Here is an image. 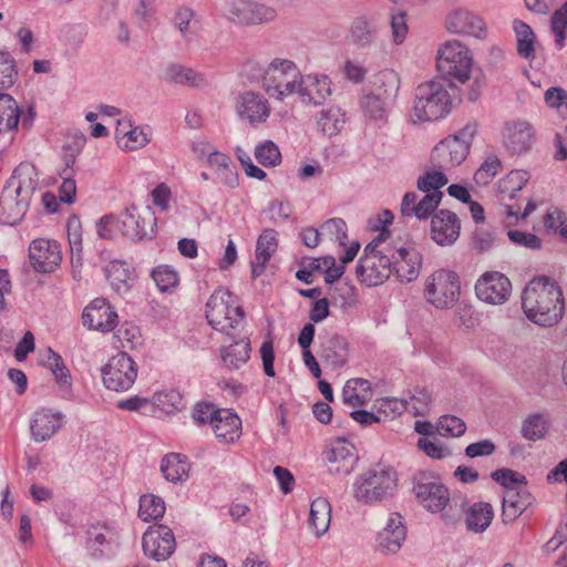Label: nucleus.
<instances>
[{
  "label": "nucleus",
  "mask_w": 567,
  "mask_h": 567,
  "mask_svg": "<svg viewBox=\"0 0 567 567\" xmlns=\"http://www.w3.org/2000/svg\"><path fill=\"white\" fill-rule=\"evenodd\" d=\"M526 317L542 327H553L563 318L565 303L560 287L546 277L534 278L522 295Z\"/></svg>",
  "instance_id": "f257e3e1"
},
{
  "label": "nucleus",
  "mask_w": 567,
  "mask_h": 567,
  "mask_svg": "<svg viewBox=\"0 0 567 567\" xmlns=\"http://www.w3.org/2000/svg\"><path fill=\"white\" fill-rule=\"evenodd\" d=\"M38 183L39 178L33 165L21 163L13 171L0 196L2 224L14 226L23 218Z\"/></svg>",
  "instance_id": "f03ea898"
},
{
  "label": "nucleus",
  "mask_w": 567,
  "mask_h": 567,
  "mask_svg": "<svg viewBox=\"0 0 567 567\" xmlns=\"http://www.w3.org/2000/svg\"><path fill=\"white\" fill-rule=\"evenodd\" d=\"M453 102L445 85L437 80L426 81L416 86L412 116L414 121L432 122L445 117Z\"/></svg>",
  "instance_id": "7ed1b4c3"
},
{
  "label": "nucleus",
  "mask_w": 567,
  "mask_h": 567,
  "mask_svg": "<svg viewBox=\"0 0 567 567\" xmlns=\"http://www.w3.org/2000/svg\"><path fill=\"white\" fill-rule=\"evenodd\" d=\"M218 10L221 18L240 27L268 24L278 17L274 7L255 0H221Z\"/></svg>",
  "instance_id": "20e7f679"
},
{
  "label": "nucleus",
  "mask_w": 567,
  "mask_h": 567,
  "mask_svg": "<svg viewBox=\"0 0 567 567\" xmlns=\"http://www.w3.org/2000/svg\"><path fill=\"white\" fill-rule=\"evenodd\" d=\"M208 323L217 331L230 334L243 321L245 313L228 289L219 288L213 292L206 303Z\"/></svg>",
  "instance_id": "39448f33"
},
{
  "label": "nucleus",
  "mask_w": 567,
  "mask_h": 567,
  "mask_svg": "<svg viewBox=\"0 0 567 567\" xmlns=\"http://www.w3.org/2000/svg\"><path fill=\"white\" fill-rule=\"evenodd\" d=\"M396 487V474L390 468H371L359 475L353 483V496L363 504L381 502Z\"/></svg>",
  "instance_id": "423d86ee"
},
{
  "label": "nucleus",
  "mask_w": 567,
  "mask_h": 567,
  "mask_svg": "<svg viewBox=\"0 0 567 567\" xmlns=\"http://www.w3.org/2000/svg\"><path fill=\"white\" fill-rule=\"evenodd\" d=\"M472 65V54L460 41H447L440 47L436 68L443 79L465 83L471 76Z\"/></svg>",
  "instance_id": "0eeeda50"
},
{
  "label": "nucleus",
  "mask_w": 567,
  "mask_h": 567,
  "mask_svg": "<svg viewBox=\"0 0 567 567\" xmlns=\"http://www.w3.org/2000/svg\"><path fill=\"white\" fill-rule=\"evenodd\" d=\"M299 73L293 61L276 58L265 70L262 87L269 96L282 101L296 93Z\"/></svg>",
  "instance_id": "6e6552de"
},
{
  "label": "nucleus",
  "mask_w": 567,
  "mask_h": 567,
  "mask_svg": "<svg viewBox=\"0 0 567 567\" xmlns=\"http://www.w3.org/2000/svg\"><path fill=\"white\" fill-rule=\"evenodd\" d=\"M461 292L460 278L456 272L440 269L425 281L424 298L436 309H450L457 302Z\"/></svg>",
  "instance_id": "1a4fd4ad"
},
{
  "label": "nucleus",
  "mask_w": 567,
  "mask_h": 567,
  "mask_svg": "<svg viewBox=\"0 0 567 567\" xmlns=\"http://www.w3.org/2000/svg\"><path fill=\"white\" fill-rule=\"evenodd\" d=\"M103 384L115 392H125L132 388L137 378V365L125 352L109 359L101 369Z\"/></svg>",
  "instance_id": "9d476101"
},
{
  "label": "nucleus",
  "mask_w": 567,
  "mask_h": 567,
  "mask_svg": "<svg viewBox=\"0 0 567 567\" xmlns=\"http://www.w3.org/2000/svg\"><path fill=\"white\" fill-rule=\"evenodd\" d=\"M413 492L420 505L433 514L442 512L450 501L447 487L440 477L427 472L419 473L414 477Z\"/></svg>",
  "instance_id": "9b49d317"
},
{
  "label": "nucleus",
  "mask_w": 567,
  "mask_h": 567,
  "mask_svg": "<svg viewBox=\"0 0 567 567\" xmlns=\"http://www.w3.org/2000/svg\"><path fill=\"white\" fill-rule=\"evenodd\" d=\"M475 293L485 303L503 305L512 295V282L499 271H486L476 280Z\"/></svg>",
  "instance_id": "f8f14e48"
},
{
  "label": "nucleus",
  "mask_w": 567,
  "mask_h": 567,
  "mask_svg": "<svg viewBox=\"0 0 567 567\" xmlns=\"http://www.w3.org/2000/svg\"><path fill=\"white\" fill-rule=\"evenodd\" d=\"M142 546L144 554L156 560L168 559L176 548L173 530L166 525H152L143 535Z\"/></svg>",
  "instance_id": "ddd939ff"
},
{
  "label": "nucleus",
  "mask_w": 567,
  "mask_h": 567,
  "mask_svg": "<svg viewBox=\"0 0 567 567\" xmlns=\"http://www.w3.org/2000/svg\"><path fill=\"white\" fill-rule=\"evenodd\" d=\"M121 233L133 239L143 240L155 235L156 217L148 208L143 215L136 214V207L130 206L121 214Z\"/></svg>",
  "instance_id": "4468645a"
},
{
  "label": "nucleus",
  "mask_w": 567,
  "mask_h": 567,
  "mask_svg": "<svg viewBox=\"0 0 567 567\" xmlns=\"http://www.w3.org/2000/svg\"><path fill=\"white\" fill-rule=\"evenodd\" d=\"M390 252L361 257L355 274L369 287L383 284L392 275Z\"/></svg>",
  "instance_id": "2eb2a0df"
},
{
  "label": "nucleus",
  "mask_w": 567,
  "mask_h": 567,
  "mask_svg": "<svg viewBox=\"0 0 567 567\" xmlns=\"http://www.w3.org/2000/svg\"><path fill=\"white\" fill-rule=\"evenodd\" d=\"M296 93L305 104L320 105L331 95V81L327 75L299 73Z\"/></svg>",
  "instance_id": "dca6fc26"
},
{
  "label": "nucleus",
  "mask_w": 567,
  "mask_h": 567,
  "mask_svg": "<svg viewBox=\"0 0 567 567\" xmlns=\"http://www.w3.org/2000/svg\"><path fill=\"white\" fill-rule=\"evenodd\" d=\"M82 320L91 330L109 332L117 324V313L106 299L96 298L84 309Z\"/></svg>",
  "instance_id": "f3484780"
},
{
  "label": "nucleus",
  "mask_w": 567,
  "mask_h": 567,
  "mask_svg": "<svg viewBox=\"0 0 567 567\" xmlns=\"http://www.w3.org/2000/svg\"><path fill=\"white\" fill-rule=\"evenodd\" d=\"M29 258L37 271L51 272L60 265L62 256L55 240L39 238L31 243Z\"/></svg>",
  "instance_id": "a211bd4d"
},
{
  "label": "nucleus",
  "mask_w": 567,
  "mask_h": 567,
  "mask_svg": "<svg viewBox=\"0 0 567 567\" xmlns=\"http://www.w3.org/2000/svg\"><path fill=\"white\" fill-rule=\"evenodd\" d=\"M445 27L449 32L455 34L473 35L480 39L486 34L483 19L464 8L452 10L445 18Z\"/></svg>",
  "instance_id": "6ab92c4d"
},
{
  "label": "nucleus",
  "mask_w": 567,
  "mask_h": 567,
  "mask_svg": "<svg viewBox=\"0 0 567 567\" xmlns=\"http://www.w3.org/2000/svg\"><path fill=\"white\" fill-rule=\"evenodd\" d=\"M270 111L267 99L258 92L247 91L237 97L236 112L241 120L250 124L266 122Z\"/></svg>",
  "instance_id": "aec40b11"
},
{
  "label": "nucleus",
  "mask_w": 567,
  "mask_h": 567,
  "mask_svg": "<svg viewBox=\"0 0 567 567\" xmlns=\"http://www.w3.org/2000/svg\"><path fill=\"white\" fill-rule=\"evenodd\" d=\"M461 230V221L457 215L447 209H440L431 220V237L440 246L453 245Z\"/></svg>",
  "instance_id": "412c9836"
},
{
  "label": "nucleus",
  "mask_w": 567,
  "mask_h": 567,
  "mask_svg": "<svg viewBox=\"0 0 567 567\" xmlns=\"http://www.w3.org/2000/svg\"><path fill=\"white\" fill-rule=\"evenodd\" d=\"M406 538V528L400 514H391L386 525L378 533L377 546L382 554H396Z\"/></svg>",
  "instance_id": "4be33fe9"
},
{
  "label": "nucleus",
  "mask_w": 567,
  "mask_h": 567,
  "mask_svg": "<svg viewBox=\"0 0 567 567\" xmlns=\"http://www.w3.org/2000/svg\"><path fill=\"white\" fill-rule=\"evenodd\" d=\"M328 471L336 475L350 474L358 461L354 447L347 441H338L324 452Z\"/></svg>",
  "instance_id": "5701e85b"
},
{
  "label": "nucleus",
  "mask_w": 567,
  "mask_h": 567,
  "mask_svg": "<svg viewBox=\"0 0 567 567\" xmlns=\"http://www.w3.org/2000/svg\"><path fill=\"white\" fill-rule=\"evenodd\" d=\"M392 274L399 281L411 282L417 278L422 265L421 255L413 248L400 247L391 251Z\"/></svg>",
  "instance_id": "b1692460"
},
{
  "label": "nucleus",
  "mask_w": 567,
  "mask_h": 567,
  "mask_svg": "<svg viewBox=\"0 0 567 567\" xmlns=\"http://www.w3.org/2000/svg\"><path fill=\"white\" fill-rule=\"evenodd\" d=\"M465 144L450 136L441 141L431 153V163L439 169L458 166L467 156Z\"/></svg>",
  "instance_id": "393cba45"
},
{
  "label": "nucleus",
  "mask_w": 567,
  "mask_h": 567,
  "mask_svg": "<svg viewBox=\"0 0 567 567\" xmlns=\"http://www.w3.org/2000/svg\"><path fill=\"white\" fill-rule=\"evenodd\" d=\"M64 415L49 409L37 411L30 421V432L34 442L41 443L50 440L62 427Z\"/></svg>",
  "instance_id": "a878e982"
},
{
  "label": "nucleus",
  "mask_w": 567,
  "mask_h": 567,
  "mask_svg": "<svg viewBox=\"0 0 567 567\" xmlns=\"http://www.w3.org/2000/svg\"><path fill=\"white\" fill-rule=\"evenodd\" d=\"M535 142V131L525 121L508 123L504 132V145L513 154L528 152Z\"/></svg>",
  "instance_id": "bb28decb"
},
{
  "label": "nucleus",
  "mask_w": 567,
  "mask_h": 567,
  "mask_svg": "<svg viewBox=\"0 0 567 567\" xmlns=\"http://www.w3.org/2000/svg\"><path fill=\"white\" fill-rule=\"evenodd\" d=\"M414 192L406 193L401 202L400 213L402 217H416L417 219H426L440 205L439 195H424L420 200Z\"/></svg>",
  "instance_id": "cd10ccee"
},
{
  "label": "nucleus",
  "mask_w": 567,
  "mask_h": 567,
  "mask_svg": "<svg viewBox=\"0 0 567 567\" xmlns=\"http://www.w3.org/2000/svg\"><path fill=\"white\" fill-rule=\"evenodd\" d=\"M533 496L526 489L509 488L503 497L502 518L505 524L518 518L532 504Z\"/></svg>",
  "instance_id": "c85d7f7f"
},
{
  "label": "nucleus",
  "mask_w": 567,
  "mask_h": 567,
  "mask_svg": "<svg viewBox=\"0 0 567 567\" xmlns=\"http://www.w3.org/2000/svg\"><path fill=\"white\" fill-rule=\"evenodd\" d=\"M319 355L332 368L343 367L349 357L347 340L339 334L328 336L320 344Z\"/></svg>",
  "instance_id": "c756f323"
},
{
  "label": "nucleus",
  "mask_w": 567,
  "mask_h": 567,
  "mask_svg": "<svg viewBox=\"0 0 567 567\" xmlns=\"http://www.w3.org/2000/svg\"><path fill=\"white\" fill-rule=\"evenodd\" d=\"M207 163L215 171L218 183L229 188L238 186L237 168L228 155L218 151L210 152Z\"/></svg>",
  "instance_id": "7c9ffc66"
},
{
  "label": "nucleus",
  "mask_w": 567,
  "mask_h": 567,
  "mask_svg": "<svg viewBox=\"0 0 567 567\" xmlns=\"http://www.w3.org/2000/svg\"><path fill=\"white\" fill-rule=\"evenodd\" d=\"M197 22L196 12L186 4L178 6L172 17V24L187 43L194 42L198 38Z\"/></svg>",
  "instance_id": "2f4dec72"
},
{
  "label": "nucleus",
  "mask_w": 567,
  "mask_h": 567,
  "mask_svg": "<svg viewBox=\"0 0 567 567\" xmlns=\"http://www.w3.org/2000/svg\"><path fill=\"white\" fill-rule=\"evenodd\" d=\"M163 79L169 83L190 87H204L208 85V81L203 73L176 63L166 66Z\"/></svg>",
  "instance_id": "473e14b6"
},
{
  "label": "nucleus",
  "mask_w": 567,
  "mask_h": 567,
  "mask_svg": "<svg viewBox=\"0 0 567 567\" xmlns=\"http://www.w3.org/2000/svg\"><path fill=\"white\" fill-rule=\"evenodd\" d=\"M212 426L216 437L221 443H231L241 433L240 419L229 410H221Z\"/></svg>",
  "instance_id": "72a5a7b5"
},
{
  "label": "nucleus",
  "mask_w": 567,
  "mask_h": 567,
  "mask_svg": "<svg viewBox=\"0 0 567 567\" xmlns=\"http://www.w3.org/2000/svg\"><path fill=\"white\" fill-rule=\"evenodd\" d=\"M116 142L118 147L125 151H135L144 147L148 142L147 134L138 126H132L130 121L117 122Z\"/></svg>",
  "instance_id": "f704fd0d"
},
{
  "label": "nucleus",
  "mask_w": 567,
  "mask_h": 567,
  "mask_svg": "<svg viewBox=\"0 0 567 567\" xmlns=\"http://www.w3.org/2000/svg\"><path fill=\"white\" fill-rule=\"evenodd\" d=\"M494 509L489 503L477 502L465 512V525L470 532L484 533L492 524Z\"/></svg>",
  "instance_id": "c9c22d12"
},
{
  "label": "nucleus",
  "mask_w": 567,
  "mask_h": 567,
  "mask_svg": "<svg viewBox=\"0 0 567 567\" xmlns=\"http://www.w3.org/2000/svg\"><path fill=\"white\" fill-rule=\"evenodd\" d=\"M190 465L187 457L178 453L166 454L161 462V472L166 481L177 484L189 476Z\"/></svg>",
  "instance_id": "e433bc0d"
},
{
  "label": "nucleus",
  "mask_w": 567,
  "mask_h": 567,
  "mask_svg": "<svg viewBox=\"0 0 567 567\" xmlns=\"http://www.w3.org/2000/svg\"><path fill=\"white\" fill-rule=\"evenodd\" d=\"M331 520V505L327 498L318 497L312 501L309 512V528L320 537L327 533Z\"/></svg>",
  "instance_id": "4c0bfd02"
},
{
  "label": "nucleus",
  "mask_w": 567,
  "mask_h": 567,
  "mask_svg": "<svg viewBox=\"0 0 567 567\" xmlns=\"http://www.w3.org/2000/svg\"><path fill=\"white\" fill-rule=\"evenodd\" d=\"M39 363L52 372L56 383L61 388H71L72 379L70 370L66 368L62 357L58 352L51 348H48L43 353L40 354Z\"/></svg>",
  "instance_id": "58836bf2"
},
{
  "label": "nucleus",
  "mask_w": 567,
  "mask_h": 567,
  "mask_svg": "<svg viewBox=\"0 0 567 567\" xmlns=\"http://www.w3.org/2000/svg\"><path fill=\"white\" fill-rule=\"evenodd\" d=\"M343 403L355 408L368 403L371 399V383L361 378L350 379L342 390Z\"/></svg>",
  "instance_id": "ea45409f"
},
{
  "label": "nucleus",
  "mask_w": 567,
  "mask_h": 567,
  "mask_svg": "<svg viewBox=\"0 0 567 567\" xmlns=\"http://www.w3.org/2000/svg\"><path fill=\"white\" fill-rule=\"evenodd\" d=\"M20 115L17 101L9 94H0V134L17 131Z\"/></svg>",
  "instance_id": "a19ab883"
},
{
  "label": "nucleus",
  "mask_w": 567,
  "mask_h": 567,
  "mask_svg": "<svg viewBox=\"0 0 567 567\" xmlns=\"http://www.w3.org/2000/svg\"><path fill=\"white\" fill-rule=\"evenodd\" d=\"M513 29L516 35L518 55L526 60H534L536 56V34L533 29L520 20H514Z\"/></svg>",
  "instance_id": "79ce46f5"
},
{
  "label": "nucleus",
  "mask_w": 567,
  "mask_h": 567,
  "mask_svg": "<svg viewBox=\"0 0 567 567\" xmlns=\"http://www.w3.org/2000/svg\"><path fill=\"white\" fill-rule=\"evenodd\" d=\"M378 37L375 24L365 17H358L353 20L350 28V39L358 48H368L372 45Z\"/></svg>",
  "instance_id": "37998d69"
},
{
  "label": "nucleus",
  "mask_w": 567,
  "mask_h": 567,
  "mask_svg": "<svg viewBox=\"0 0 567 567\" xmlns=\"http://www.w3.org/2000/svg\"><path fill=\"white\" fill-rule=\"evenodd\" d=\"M250 352V342L247 338L243 337L221 349V358L224 363L230 369H239L249 360Z\"/></svg>",
  "instance_id": "c03bdc74"
},
{
  "label": "nucleus",
  "mask_w": 567,
  "mask_h": 567,
  "mask_svg": "<svg viewBox=\"0 0 567 567\" xmlns=\"http://www.w3.org/2000/svg\"><path fill=\"white\" fill-rule=\"evenodd\" d=\"M392 102L378 93L369 92L360 100V106L364 116L371 121H384Z\"/></svg>",
  "instance_id": "a18cd8bd"
},
{
  "label": "nucleus",
  "mask_w": 567,
  "mask_h": 567,
  "mask_svg": "<svg viewBox=\"0 0 567 567\" xmlns=\"http://www.w3.org/2000/svg\"><path fill=\"white\" fill-rule=\"evenodd\" d=\"M105 275L115 292L122 296L128 292L131 271L125 262L117 260L110 262Z\"/></svg>",
  "instance_id": "49530a36"
},
{
  "label": "nucleus",
  "mask_w": 567,
  "mask_h": 567,
  "mask_svg": "<svg viewBox=\"0 0 567 567\" xmlns=\"http://www.w3.org/2000/svg\"><path fill=\"white\" fill-rule=\"evenodd\" d=\"M373 86V93H378L385 100L393 102L399 92L400 76L393 70H383L375 76Z\"/></svg>",
  "instance_id": "de8ad7c7"
},
{
  "label": "nucleus",
  "mask_w": 567,
  "mask_h": 567,
  "mask_svg": "<svg viewBox=\"0 0 567 567\" xmlns=\"http://www.w3.org/2000/svg\"><path fill=\"white\" fill-rule=\"evenodd\" d=\"M548 426V417L545 414L535 413L524 420L520 433L527 441H538L546 436Z\"/></svg>",
  "instance_id": "09e8293b"
},
{
  "label": "nucleus",
  "mask_w": 567,
  "mask_h": 567,
  "mask_svg": "<svg viewBox=\"0 0 567 567\" xmlns=\"http://www.w3.org/2000/svg\"><path fill=\"white\" fill-rule=\"evenodd\" d=\"M152 404L167 414L175 413L185 408L183 395L174 389L154 393Z\"/></svg>",
  "instance_id": "8fccbe9b"
},
{
  "label": "nucleus",
  "mask_w": 567,
  "mask_h": 567,
  "mask_svg": "<svg viewBox=\"0 0 567 567\" xmlns=\"http://www.w3.org/2000/svg\"><path fill=\"white\" fill-rule=\"evenodd\" d=\"M441 171H429L423 175L419 176L416 182V187L420 192L425 193V195H439L440 203L443 198V193L441 192V187L445 186L449 182L446 175Z\"/></svg>",
  "instance_id": "3c124183"
},
{
  "label": "nucleus",
  "mask_w": 567,
  "mask_h": 567,
  "mask_svg": "<svg viewBox=\"0 0 567 567\" xmlns=\"http://www.w3.org/2000/svg\"><path fill=\"white\" fill-rule=\"evenodd\" d=\"M165 514V502L154 494H146L140 498L138 517L144 520H156Z\"/></svg>",
  "instance_id": "603ef678"
},
{
  "label": "nucleus",
  "mask_w": 567,
  "mask_h": 567,
  "mask_svg": "<svg viewBox=\"0 0 567 567\" xmlns=\"http://www.w3.org/2000/svg\"><path fill=\"white\" fill-rule=\"evenodd\" d=\"M278 247L277 231L265 229L258 237L255 258L259 265H267Z\"/></svg>",
  "instance_id": "864d4df0"
},
{
  "label": "nucleus",
  "mask_w": 567,
  "mask_h": 567,
  "mask_svg": "<svg viewBox=\"0 0 567 567\" xmlns=\"http://www.w3.org/2000/svg\"><path fill=\"white\" fill-rule=\"evenodd\" d=\"M343 123L344 115L341 110L336 106L322 110L318 118V125L321 127V131L329 136L339 133Z\"/></svg>",
  "instance_id": "5fc2aeb1"
},
{
  "label": "nucleus",
  "mask_w": 567,
  "mask_h": 567,
  "mask_svg": "<svg viewBox=\"0 0 567 567\" xmlns=\"http://www.w3.org/2000/svg\"><path fill=\"white\" fill-rule=\"evenodd\" d=\"M81 224L75 217L68 221V238L71 249V264L73 267L82 265V235Z\"/></svg>",
  "instance_id": "6e6d98bb"
},
{
  "label": "nucleus",
  "mask_w": 567,
  "mask_h": 567,
  "mask_svg": "<svg viewBox=\"0 0 567 567\" xmlns=\"http://www.w3.org/2000/svg\"><path fill=\"white\" fill-rule=\"evenodd\" d=\"M257 162L265 167H274L281 163L279 147L270 140L259 143L254 151Z\"/></svg>",
  "instance_id": "4d7b16f0"
},
{
  "label": "nucleus",
  "mask_w": 567,
  "mask_h": 567,
  "mask_svg": "<svg viewBox=\"0 0 567 567\" xmlns=\"http://www.w3.org/2000/svg\"><path fill=\"white\" fill-rule=\"evenodd\" d=\"M529 179V174L524 169H515L499 181V192L513 198L517 192L523 189Z\"/></svg>",
  "instance_id": "13d9d810"
},
{
  "label": "nucleus",
  "mask_w": 567,
  "mask_h": 567,
  "mask_svg": "<svg viewBox=\"0 0 567 567\" xmlns=\"http://www.w3.org/2000/svg\"><path fill=\"white\" fill-rule=\"evenodd\" d=\"M502 168V162L495 154H489L474 173L477 185L486 186Z\"/></svg>",
  "instance_id": "bf43d9fd"
},
{
  "label": "nucleus",
  "mask_w": 567,
  "mask_h": 567,
  "mask_svg": "<svg viewBox=\"0 0 567 567\" xmlns=\"http://www.w3.org/2000/svg\"><path fill=\"white\" fill-rule=\"evenodd\" d=\"M152 278L154 279L157 288L163 292L174 289L178 284L177 271L167 265H162L153 269Z\"/></svg>",
  "instance_id": "052dcab7"
},
{
  "label": "nucleus",
  "mask_w": 567,
  "mask_h": 567,
  "mask_svg": "<svg viewBox=\"0 0 567 567\" xmlns=\"http://www.w3.org/2000/svg\"><path fill=\"white\" fill-rule=\"evenodd\" d=\"M437 432L442 436L458 437L466 431L465 422L455 415H443L437 421Z\"/></svg>",
  "instance_id": "680f3d73"
},
{
  "label": "nucleus",
  "mask_w": 567,
  "mask_h": 567,
  "mask_svg": "<svg viewBox=\"0 0 567 567\" xmlns=\"http://www.w3.org/2000/svg\"><path fill=\"white\" fill-rule=\"evenodd\" d=\"M62 183L59 187V198L65 204H73L76 196V183L73 178V171L63 168L59 173Z\"/></svg>",
  "instance_id": "e2e57ef3"
},
{
  "label": "nucleus",
  "mask_w": 567,
  "mask_h": 567,
  "mask_svg": "<svg viewBox=\"0 0 567 567\" xmlns=\"http://www.w3.org/2000/svg\"><path fill=\"white\" fill-rule=\"evenodd\" d=\"M492 478L504 486L506 491L509 488H516V485L526 484V477L518 472H515L509 468H501L496 470L492 473Z\"/></svg>",
  "instance_id": "0e129e2a"
},
{
  "label": "nucleus",
  "mask_w": 567,
  "mask_h": 567,
  "mask_svg": "<svg viewBox=\"0 0 567 567\" xmlns=\"http://www.w3.org/2000/svg\"><path fill=\"white\" fill-rule=\"evenodd\" d=\"M121 228V216L113 214L104 215L96 221V233L103 239H112Z\"/></svg>",
  "instance_id": "69168bd1"
},
{
  "label": "nucleus",
  "mask_w": 567,
  "mask_h": 567,
  "mask_svg": "<svg viewBox=\"0 0 567 567\" xmlns=\"http://www.w3.org/2000/svg\"><path fill=\"white\" fill-rule=\"evenodd\" d=\"M417 447L422 450L427 456L442 460L451 455V451L437 441H431L426 437H421L417 441Z\"/></svg>",
  "instance_id": "338daca9"
},
{
  "label": "nucleus",
  "mask_w": 567,
  "mask_h": 567,
  "mask_svg": "<svg viewBox=\"0 0 567 567\" xmlns=\"http://www.w3.org/2000/svg\"><path fill=\"white\" fill-rule=\"evenodd\" d=\"M221 410L215 409L210 403H197L193 410V419L200 424L214 423L215 419L219 415Z\"/></svg>",
  "instance_id": "774afa93"
}]
</instances>
